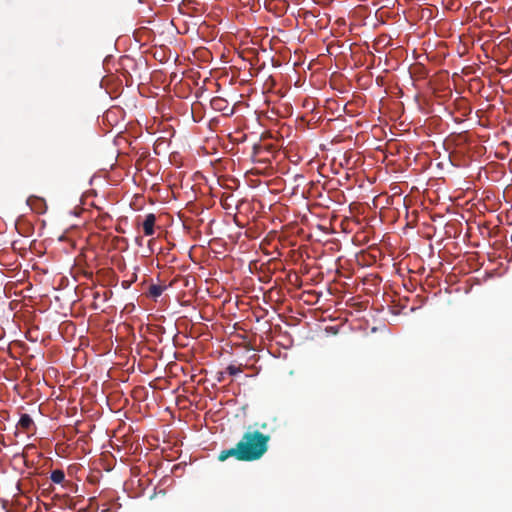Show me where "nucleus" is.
I'll use <instances>...</instances> for the list:
<instances>
[{
    "instance_id": "nucleus-1",
    "label": "nucleus",
    "mask_w": 512,
    "mask_h": 512,
    "mask_svg": "<svg viewBox=\"0 0 512 512\" xmlns=\"http://www.w3.org/2000/svg\"><path fill=\"white\" fill-rule=\"evenodd\" d=\"M271 436L265 435L258 430H248L241 436L238 444L244 453L247 462L258 460L263 457L269 449Z\"/></svg>"
},
{
    "instance_id": "nucleus-2",
    "label": "nucleus",
    "mask_w": 512,
    "mask_h": 512,
    "mask_svg": "<svg viewBox=\"0 0 512 512\" xmlns=\"http://www.w3.org/2000/svg\"><path fill=\"white\" fill-rule=\"evenodd\" d=\"M230 457H234L239 461L247 462V459L245 458V455L242 453V450L238 443H237L236 447L222 450L220 455H218V460L225 461V460L229 459Z\"/></svg>"
},
{
    "instance_id": "nucleus-3",
    "label": "nucleus",
    "mask_w": 512,
    "mask_h": 512,
    "mask_svg": "<svg viewBox=\"0 0 512 512\" xmlns=\"http://www.w3.org/2000/svg\"><path fill=\"white\" fill-rule=\"evenodd\" d=\"M156 222L155 214H147L145 215L144 221L142 223V228L145 236H153L154 235V227Z\"/></svg>"
},
{
    "instance_id": "nucleus-4",
    "label": "nucleus",
    "mask_w": 512,
    "mask_h": 512,
    "mask_svg": "<svg viewBox=\"0 0 512 512\" xmlns=\"http://www.w3.org/2000/svg\"><path fill=\"white\" fill-rule=\"evenodd\" d=\"M18 425L25 432H29L32 429V427L34 426V422H33V419L31 416H29L27 414H21Z\"/></svg>"
},
{
    "instance_id": "nucleus-5",
    "label": "nucleus",
    "mask_w": 512,
    "mask_h": 512,
    "mask_svg": "<svg viewBox=\"0 0 512 512\" xmlns=\"http://www.w3.org/2000/svg\"><path fill=\"white\" fill-rule=\"evenodd\" d=\"M211 105H212L213 109L216 111H224L227 107V102L225 99H223L221 97H214L211 100Z\"/></svg>"
},
{
    "instance_id": "nucleus-6",
    "label": "nucleus",
    "mask_w": 512,
    "mask_h": 512,
    "mask_svg": "<svg viewBox=\"0 0 512 512\" xmlns=\"http://www.w3.org/2000/svg\"><path fill=\"white\" fill-rule=\"evenodd\" d=\"M50 480L54 483L60 484L65 481V472L61 469H55L50 473Z\"/></svg>"
},
{
    "instance_id": "nucleus-7",
    "label": "nucleus",
    "mask_w": 512,
    "mask_h": 512,
    "mask_svg": "<svg viewBox=\"0 0 512 512\" xmlns=\"http://www.w3.org/2000/svg\"><path fill=\"white\" fill-rule=\"evenodd\" d=\"M164 289L165 288L162 285L152 284L149 288V295L152 298H157L162 295V293L164 292Z\"/></svg>"
},
{
    "instance_id": "nucleus-8",
    "label": "nucleus",
    "mask_w": 512,
    "mask_h": 512,
    "mask_svg": "<svg viewBox=\"0 0 512 512\" xmlns=\"http://www.w3.org/2000/svg\"><path fill=\"white\" fill-rule=\"evenodd\" d=\"M226 371L228 372L229 375L235 376V375H237L238 373L241 372V368L240 367H236L234 365H229L226 368Z\"/></svg>"
},
{
    "instance_id": "nucleus-9",
    "label": "nucleus",
    "mask_w": 512,
    "mask_h": 512,
    "mask_svg": "<svg viewBox=\"0 0 512 512\" xmlns=\"http://www.w3.org/2000/svg\"><path fill=\"white\" fill-rule=\"evenodd\" d=\"M130 285H131V281H129V280H124L121 282L122 288L128 289L130 287Z\"/></svg>"
},
{
    "instance_id": "nucleus-10",
    "label": "nucleus",
    "mask_w": 512,
    "mask_h": 512,
    "mask_svg": "<svg viewBox=\"0 0 512 512\" xmlns=\"http://www.w3.org/2000/svg\"><path fill=\"white\" fill-rule=\"evenodd\" d=\"M228 205H229V202H226V204H224L225 208H228Z\"/></svg>"
},
{
    "instance_id": "nucleus-11",
    "label": "nucleus",
    "mask_w": 512,
    "mask_h": 512,
    "mask_svg": "<svg viewBox=\"0 0 512 512\" xmlns=\"http://www.w3.org/2000/svg\"><path fill=\"white\" fill-rule=\"evenodd\" d=\"M228 205H229V202H226V204H224L225 208H228Z\"/></svg>"
},
{
    "instance_id": "nucleus-12",
    "label": "nucleus",
    "mask_w": 512,
    "mask_h": 512,
    "mask_svg": "<svg viewBox=\"0 0 512 512\" xmlns=\"http://www.w3.org/2000/svg\"><path fill=\"white\" fill-rule=\"evenodd\" d=\"M228 205H229V202H226V204H224L225 208H228Z\"/></svg>"
},
{
    "instance_id": "nucleus-13",
    "label": "nucleus",
    "mask_w": 512,
    "mask_h": 512,
    "mask_svg": "<svg viewBox=\"0 0 512 512\" xmlns=\"http://www.w3.org/2000/svg\"><path fill=\"white\" fill-rule=\"evenodd\" d=\"M103 512H108L107 510H104Z\"/></svg>"
}]
</instances>
